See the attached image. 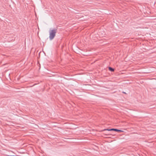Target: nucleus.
I'll use <instances>...</instances> for the list:
<instances>
[{
	"mask_svg": "<svg viewBox=\"0 0 156 156\" xmlns=\"http://www.w3.org/2000/svg\"><path fill=\"white\" fill-rule=\"evenodd\" d=\"M104 130H108L109 131H114L118 132H123V131L121 130L118 129H116L112 128L109 129H105Z\"/></svg>",
	"mask_w": 156,
	"mask_h": 156,
	"instance_id": "f03ea898",
	"label": "nucleus"
},
{
	"mask_svg": "<svg viewBox=\"0 0 156 156\" xmlns=\"http://www.w3.org/2000/svg\"><path fill=\"white\" fill-rule=\"evenodd\" d=\"M123 93H125V92H123Z\"/></svg>",
	"mask_w": 156,
	"mask_h": 156,
	"instance_id": "39448f33",
	"label": "nucleus"
},
{
	"mask_svg": "<svg viewBox=\"0 0 156 156\" xmlns=\"http://www.w3.org/2000/svg\"><path fill=\"white\" fill-rule=\"evenodd\" d=\"M8 156H16V155H8Z\"/></svg>",
	"mask_w": 156,
	"mask_h": 156,
	"instance_id": "20e7f679",
	"label": "nucleus"
},
{
	"mask_svg": "<svg viewBox=\"0 0 156 156\" xmlns=\"http://www.w3.org/2000/svg\"><path fill=\"white\" fill-rule=\"evenodd\" d=\"M108 69L109 71L111 72H113L114 71V69L110 67H108Z\"/></svg>",
	"mask_w": 156,
	"mask_h": 156,
	"instance_id": "7ed1b4c3",
	"label": "nucleus"
},
{
	"mask_svg": "<svg viewBox=\"0 0 156 156\" xmlns=\"http://www.w3.org/2000/svg\"><path fill=\"white\" fill-rule=\"evenodd\" d=\"M57 30V29L55 28L52 30L50 29L49 30V38L50 40H52L54 38L55 35Z\"/></svg>",
	"mask_w": 156,
	"mask_h": 156,
	"instance_id": "f257e3e1",
	"label": "nucleus"
}]
</instances>
